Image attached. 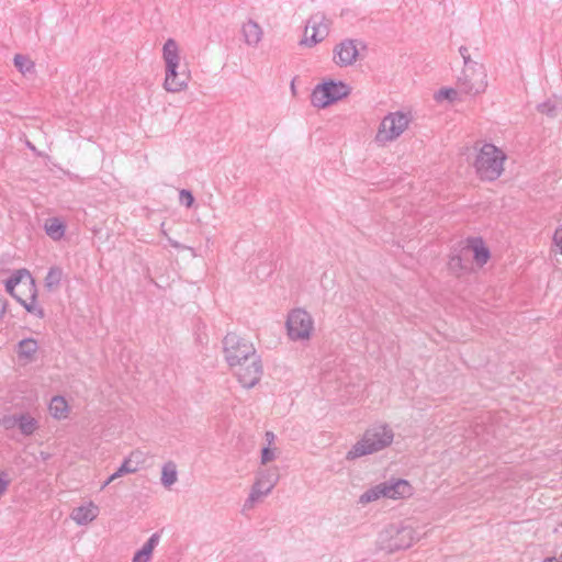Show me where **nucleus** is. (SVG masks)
Instances as JSON below:
<instances>
[{
  "label": "nucleus",
  "mask_w": 562,
  "mask_h": 562,
  "mask_svg": "<svg viewBox=\"0 0 562 562\" xmlns=\"http://www.w3.org/2000/svg\"><path fill=\"white\" fill-rule=\"evenodd\" d=\"M225 360L246 387H254L261 379L262 362L252 342L235 333H228L223 339Z\"/></svg>",
  "instance_id": "f257e3e1"
},
{
  "label": "nucleus",
  "mask_w": 562,
  "mask_h": 562,
  "mask_svg": "<svg viewBox=\"0 0 562 562\" xmlns=\"http://www.w3.org/2000/svg\"><path fill=\"white\" fill-rule=\"evenodd\" d=\"M393 438L394 432L387 425H375L366 430L362 438L347 452L346 459L352 461L378 452L390 446Z\"/></svg>",
  "instance_id": "f03ea898"
},
{
  "label": "nucleus",
  "mask_w": 562,
  "mask_h": 562,
  "mask_svg": "<svg viewBox=\"0 0 562 562\" xmlns=\"http://www.w3.org/2000/svg\"><path fill=\"white\" fill-rule=\"evenodd\" d=\"M162 57L166 64V78L164 87L169 92H179L188 86V75L178 72L180 63L179 47L175 40L168 38L162 47Z\"/></svg>",
  "instance_id": "7ed1b4c3"
},
{
  "label": "nucleus",
  "mask_w": 562,
  "mask_h": 562,
  "mask_svg": "<svg viewBox=\"0 0 562 562\" xmlns=\"http://www.w3.org/2000/svg\"><path fill=\"white\" fill-rule=\"evenodd\" d=\"M506 155L499 148L491 143H485L474 161L476 173L482 180H496L504 170Z\"/></svg>",
  "instance_id": "20e7f679"
},
{
  "label": "nucleus",
  "mask_w": 562,
  "mask_h": 562,
  "mask_svg": "<svg viewBox=\"0 0 562 562\" xmlns=\"http://www.w3.org/2000/svg\"><path fill=\"white\" fill-rule=\"evenodd\" d=\"M459 53L464 64L462 75L458 78L459 89L467 94L481 93L486 87L483 66L471 59L468 47L461 46Z\"/></svg>",
  "instance_id": "39448f33"
},
{
  "label": "nucleus",
  "mask_w": 562,
  "mask_h": 562,
  "mask_svg": "<svg viewBox=\"0 0 562 562\" xmlns=\"http://www.w3.org/2000/svg\"><path fill=\"white\" fill-rule=\"evenodd\" d=\"M350 94V87L342 81L328 80L317 85L311 94L313 106L324 109Z\"/></svg>",
  "instance_id": "423d86ee"
},
{
  "label": "nucleus",
  "mask_w": 562,
  "mask_h": 562,
  "mask_svg": "<svg viewBox=\"0 0 562 562\" xmlns=\"http://www.w3.org/2000/svg\"><path fill=\"white\" fill-rule=\"evenodd\" d=\"M411 122L408 114L397 111L389 113L383 117L375 135V143L385 145L398 138L407 128Z\"/></svg>",
  "instance_id": "0eeeda50"
},
{
  "label": "nucleus",
  "mask_w": 562,
  "mask_h": 562,
  "mask_svg": "<svg viewBox=\"0 0 562 562\" xmlns=\"http://www.w3.org/2000/svg\"><path fill=\"white\" fill-rule=\"evenodd\" d=\"M411 494V485L407 481L398 479L396 481L383 482L367 490L359 498L360 504H369L381 497L401 498Z\"/></svg>",
  "instance_id": "6e6552de"
},
{
  "label": "nucleus",
  "mask_w": 562,
  "mask_h": 562,
  "mask_svg": "<svg viewBox=\"0 0 562 562\" xmlns=\"http://www.w3.org/2000/svg\"><path fill=\"white\" fill-rule=\"evenodd\" d=\"M415 531L407 526H390L379 538L380 547L387 552L408 549L415 541Z\"/></svg>",
  "instance_id": "1a4fd4ad"
},
{
  "label": "nucleus",
  "mask_w": 562,
  "mask_h": 562,
  "mask_svg": "<svg viewBox=\"0 0 562 562\" xmlns=\"http://www.w3.org/2000/svg\"><path fill=\"white\" fill-rule=\"evenodd\" d=\"M314 329L313 317L302 308L291 311L286 319L288 336L291 340H307Z\"/></svg>",
  "instance_id": "9d476101"
},
{
  "label": "nucleus",
  "mask_w": 562,
  "mask_h": 562,
  "mask_svg": "<svg viewBox=\"0 0 562 562\" xmlns=\"http://www.w3.org/2000/svg\"><path fill=\"white\" fill-rule=\"evenodd\" d=\"M330 21L324 13L317 12L310 16L305 26V37L301 44L314 46L322 42L329 33Z\"/></svg>",
  "instance_id": "9b49d317"
},
{
  "label": "nucleus",
  "mask_w": 562,
  "mask_h": 562,
  "mask_svg": "<svg viewBox=\"0 0 562 562\" xmlns=\"http://www.w3.org/2000/svg\"><path fill=\"white\" fill-rule=\"evenodd\" d=\"M278 482V474L272 470H265L258 474L250 494L245 502V508H251L262 496L268 495Z\"/></svg>",
  "instance_id": "f8f14e48"
},
{
  "label": "nucleus",
  "mask_w": 562,
  "mask_h": 562,
  "mask_svg": "<svg viewBox=\"0 0 562 562\" xmlns=\"http://www.w3.org/2000/svg\"><path fill=\"white\" fill-rule=\"evenodd\" d=\"M356 41L345 40L336 45L334 49V61L340 67L352 65L358 57Z\"/></svg>",
  "instance_id": "ddd939ff"
},
{
  "label": "nucleus",
  "mask_w": 562,
  "mask_h": 562,
  "mask_svg": "<svg viewBox=\"0 0 562 562\" xmlns=\"http://www.w3.org/2000/svg\"><path fill=\"white\" fill-rule=\"evenodd\" d=\"M99 515V507L90 502L87 505H82L74 508L70 517L77 525L85 526L93 521Z\"/></svg>",
  "instance_id": "4468645a"
},
{
  "label": "nucleus",
  "mask_w": 562,
  "mask_h": 562,
  "mask_svg": "<svg viewBox=\"0 0 562 562\" xmlns=\"http://www.w3.org/2000/svg\"><path fill=\"white\" fill-rule=\"evenodd\" d=\"M24 291H27L30 296L26 299V302L22 305L29 313L43 318L45 316L44 310L36 304L37 290L35 285V281L33 278H30L24 284Z\"/></svg>",
  "instance_id": "2eb2a0df"
},
{
  "label": "nucleus",
  "mask_w": 562,
  "mask_h": 562,
  "mask_svg": "<svg viewBox=\"0 0 562 562\" xmlns=\"http://www.w3.org/2000/svg\"><path fill=\"white\" fill-rule=\"evenodd\" d=\"M241 32L246 44L249 46H257L261 41L263 34L260 25L254 20H249L246 23H244Z\"/></svg>",
  "instance_id": "dca6fc26"
},
{
  "label": "nucleus",
  "mask_w": 562,
  "mask_h": 562,
  "mask_svg": "<svg viewBox=\"0 0 562 562\" xmlns=\"http://www.w3.org/2000/svg\"><path fill=\"white\" fill-rule=\"evenodd\" d=\"M471 249L470 247L462 248L459 252L453 254L449 260V267L453 271H461L470 269L471 262Z\"/></svg>",
  "instance_id": "f3484780"
},
{
  "label": "nucleus",
  "mask_w": 562,
  "mask_h": 562,
  "mask_svg": "<svg viewBox=\"0 0 562 562\" xmlns=\"http://www.w3.org/2000/svg\"><path fill=\"white\" fill-rule=\"evenodd\" d=\"M159 539L160 536L158 532L153 533L146 541V543L142 547V549L134 554L133 562H148L151 557L153 550L159 543Z\"/></svg>",
  "instance_id": "a211bd4d"
},
{
  "label": "nucleus",
  "mask_w": 562,
  "mask_h": 562,
  "mask_svg": "<svg viewBox=\"0 0 562 562\" xmlns=\"http://www.w3.org/2000/svg\"><path fill=\"white\" fill-rule=\"evenodd\" d=\"M44 229L47 236L57 241L64 237L66 226L58 217H50L46 220Z\"/></svg>",
  "instance_id": "6ab92c4d"
},
{
  "label": "nucleus",
  "mask_w": 562,
  "mask_h": 562,
  "mask_svg": "<svg viewBox=\"0 0 562 562\" xmlns=\"http://www.w3.org/2000/svg\"><path fill=\"white\" fill-rule=\"evenodd\" d=\"M37 350H38L37 341L33 338H25V339H22L18 344L16 353L20 359H25L27 361H31V360H33Z\"/></svg>",
  "instance_id": "aec40b11"
},
{
  "label": "nucleus",
  "mask_w": 562,
  "mask_h": 562,
  "mask_svg": "<svg viewBox=\"0 0 562 562\" xmlns=\"http://www.w3.org/2000/svg\"><path fill=\"white\" fill-rule=\"evenodd\" d=\"M49 413L56 419H64L68 416L69 406L65 397L56 395L50 400Z\"/></svg>",
  "instance_id": "412c9836"
},
{
  "label": "nucleus",
  "mask_w": 562,
  "mask_h": 562,
  "mask_svg": "<svg viewBox=\"0 0 562 562\" xmlns=\"http://www.w3.org/2000/svg\"><path fill=\"white\" fill-rule=\"evenodd\" d=\"M19 425L21 434L24 436H32L38 428V422L30 414H19Z\"/></svg>",
  "instance_id": "4be33fe9"
},
{
  "label": "nucleus",
  "mask_w": 562,
  "mask_h": 562,
  "mask_svg": "<svg viewBox=\"0 0 562 562\" xmlns=\"http://www.w3.org/2000/svg\"><path fill=\"white\" fill-rule=\"evenodd\" d=\"M23 276L27 278V281L32 278L27 270L22 269L18 270L5 281V290L10 295H15L18 286L24 288L23 284L25 282H22Z\"/></svg>",
  "instance_id": "5701e85b"
},
{
  "label": "nucleus",
  "mask_w": 562,
  "mask_h": 562,
  "mask_svg": "<svg viewBox=\"0 0 562 562\" xmlns=\"http://www.w3.org/2000/svg\"><path fill=\"white\" fill-rule=\"evenodd\" d=\"M177 470L176 464L168 462L162 467L161 471V483L166 487H170L177 482Z\"/></svg>",
  "instance_id": "b1692460"
},
{
  "label": "nucleus",
  "mask_w": 562,
  "mask_h": 562,
  "mask_svg": "<svg viewBox=\"0 0 562 562\" xmlns=\"http://www.w3.org/2000/svg\"><path fill=\"white\" fill-rule=\"evenodd\" d=\"M471 255L479 265H484L490 258V250L482 245V241H475L471 247Z\"/></svg>",
  "instance_id": "393cba45"
},
{
  "label": "nucleus",
  "mask_w": 562,
  "mask_h": 562,
  "mask_svg": "<svg viewBox=\"0 0 562 562\" xmlns=\"http://www.w3.org/2000/svg\"><path fill=\"white\" fill-rule=\"evenodd\" d=\"M63 278V270L59 267H52L45 278V286L53 289L59 285Z\"/></svg>",
  "instance_id": "a878e982"
},
{
  "label": "nucleus",
  "mask_w": 562,
  "mask_h": 562,
  "mask_svg": "<svg viewBox=\"0 0 562 562\" xmlns=\"http://www.w3.org/2000/svg\"><path fill=\"white\" fill-rule=\"evenodd\" d=\"M541 114L549 117H555L559 113V102L557 100H547L537 106Z\"/></svg>",
  "instance_id": "bb28decb"
},
{
  "label": "nucleus",
  "mask_w": 562,
  "mask_h": 562,
  "mask_svg": "<svg viewBox=\"0 0 562 562\" xmlns=\"http://www.w3.org/2000/svg\"><path fill=\"white\" fill-rule=\"evenodd\" d=\"M14 66L22 72L26 74L34 67L33 61L24 55L18 54L14 56Z\"/></svg>",
  "instance_id": "cd10ccee"
},
{
  "label": "nucleus",
  "mask_w": 562,
  "mask_h": 562,
  "mask_svg": "<svg viewBox=\"0 0 562 562\" xmlns=\"http://www.w3.org/2000/svg\"><path fill=\"white\" fill-rule=\"evenodd\" d=\"M179 200H180V203L182 205H184L186 207H191L194 202L193 194L191 193V191L186 190V189H182L180 191Z\"/></svg>",
  "instance_id": "c85d7f7f"
},
{
  "label": "nucleus",
  "mask_w": 562,
  "mask_h": 562,
  "mask_svg": "<svg viewBox=\"0 0 562 562\" xmlns=\"http://www.w3.org/2000/svg\"><path fill=\"white\" fill-rule=\"evenodd\" d=\"M19 422H20L19 414H14V415H10V416H4L1 420V425L5 429H12L14 427H18Z\"/></svg>",
  "instance_id": "c756f323"
},
{
  "label": "nucleus",
  "mask_w": 562,
  "mask_h": 562,
  "mask_svg": "<svg viewBox=\"0 0 562 562\" xmlns=\"http://www.w3.org/2000/svg\"><path fill=\"white\" fill-rule=\"evenodd\" d=\"M119 473L123 476L125 474L135 473L136 467H133L130 459H125L121 467L117 469Z\"/></svg>",
  "instance_id": "7c9ffc66"
},
{
  "label": "nucleus",
  "mask_w": 562,
  "mask_h": 562,
  "mask_svg": "<svg viewBox=\"0 0 562 562\" xmlns=\"http://www.w3.org/2000/svg\"><path fill=\"white\" fill-rule=\"evenodd\" d=\"M456 97H457V90H454L452 88L441 89L438 93V99L445 98L448 100H454Z\"/></svg>",
  "instance_id": "2f4dec72"
},
{
  "label": "nucleus",
  "mask_w": 562,
  "mask_h": 562,
  "mask_svg": "<svg viewBox=\"0 0 562 562\" xmlns=\"http://www.w3.org/2000/svg\"><path fill=\"white\" fill-rule=\"evenodd\" d=\"M274 459V452L269 447H265L261 451V462L263 464L272 461Z\"/></svg>",
  "instance_id": "473e14b6"
},
{
  "label": "nucleus",
  "mask_w": 562,
  "mask_h": 562,
  "mask_svg": "<svg viewBox=\"0 0 562 562\" xmlns=\"http://www.w3.org/2000/svg\"><path fill=\"white\" fill-rule=\"evenodd\" d=\"M5 476L7 474L4 472L0 473V496L7 491L10 483Z\"/></svg>",
  "instance_id": "72a5a7b5"
},
{
  "label": "nucleus",
  "mask_w": 562,
  "mask_h": 562,
  "mask_svg": "<svg viewBox=\"0 0 562 562\" xmlns=\"http://www.w3.org/2000/svg\"><path fill=\"white\" fill-rule=\"evenodd\" d=\"M553 240L555 246L560 249V252L562 254V228L555 231Z\"/></svg>",
  "instance_id": "f704fd0d"
},
{
  "label": "nucleus",
  "mask_w": 562,
  "mask_h": 562,
  "mask_svg": "<svg viewBox=\"0 0 562 562\" xmlns=\"http://www.w3.org/2000/svg\"><path fill=\"white\" fill-rule=\"evenodd\" d=\"M7 311V301L3 297H0V318L4 315Z\"/></svg>",
  "instance_id": "c9c22d12"
},
{
  "label": "nucleus",
  "mask_w": 562,
  "mask_h": 562,
  "mask_svg": "<svg viewBox=\"0 0 562 562\" xmlns=\"http://www.w3.org/2000/svg\"><path fill=\"white\" fill-rule=\"evenodd\" d=\"M21 305H23L26 302V299H23L22 295L18 292H15V295H12Z\"/></svg>",
  "instance_id": "e433bc0d"
},
{
  "label": "nucleus",
  "mask_w": 562,
  "mask_h": 562,
  "mask_svg": "<svg viewBox=\"0 0 562 562\" xmlns=\"http://www.w3.org/2000/svg\"><path fill=\"white\" fill-rule=\"evenodd\" d=\"M543 562H562V561H559L557 558L554 557H549V558H546L543 560Z\"/></svg>",
  "instance_id": "4c0bfd02"
},
{
  "label": "nucleus",
  "mask_w": 562,
  "mask_h": 562,
  "mask_svg": "<svg viewBox=\"0 0 562 562\" xmlns=\"http://www.w3.org/2000/svg\"><path fill=\"white\" fill-rule=\"evenodd\" d=\"M271 272H272V269H271V267L269 266V267H266V268H265V271H263V273H262V274H263V277H268Z\"/></svg>",
  "instance_id": "58836bf2"
},
{
  "label": "nucleus",
  "mask_w": 562,
  "mask_h": 562,
  "mask_svg": "<svg viewBox=\"0 0 562 562\" xmlns=\"http://www.w3.org/2000/svg\"><path fill=\"white\" fill-rule=\"evenodd\" d=\"M122 475L119 473V471L116 470L112 475L111 477L113 479V481H115L116 479L121 477Z\"/></svg>",
  "instance_id": "ea45409f"
},
{
  "label": "nucleus",
  "mask_w": 562,
  "mask_h": 562,
  "mask_svg": "<svg viewBox=\"0 0 562 562\" xmlns=\"http://www.w3.org/2000/svg\"><path fill=\"white\" fill-rule=\"evenodd\" d=\"M266 436L268 437V439H273V438H274V435H273V432H271V431H268V432L266 434Z\"/></svg>",
  "instance_id": "a19ab883"
},
{
  "label": "nucleus",
  "mask_w": 562,
  "mask_h": 562,
  "mask_svg": "<svg viewBox=\"0 0 562 562\" xmlns=\"http://www.w3.org/2000/svg\"><path fill=\"white\" fill-rule=\"evenodd\" d=\"M108 485H109V482H108V481H105V482L102 484L101 488L103 490V488H104V487H106Z\"/></svg>",
  "instance_id": "79ce46f5"
},
{
  "label": "nucleus",
  "mask_w": 562,
  "mask_h": 562,
  "mask_svg": "<svg viewBox=\"0 0 562 562\" xmlns=\"http://www.w3.org/2000/svg\"><path fill=\"white\" fill-rule=\"evenodd\" d=\"M106 481L109 482V484H110L111 482H113V479L111 477V475L109 476V479H108Z\"/></svg>",
  "instance_id": "37998d69"
},
{
  "label": "nucleus",
  "mask_w": 562,
  "mask_h": 562,
  "mask_svg": "<svg viewBox=\"0 0 562 562\" xmlns=\"http://www.w3.org/2000/svg\"><path fill=\"white\" fill-rule=\"evenodd\" d=\"M559 561H562V558L560 557V560Z\"/></svg>",
  "instance_id": "c03bdc74"
},
{
  "label": "nucleus",
  "mask_w": 562,
  "mask_h": 562,
  "mask_svg": "<svg viewBox=\"0 0 562 562\" xmlns=\"http://www.w3.org/2000/svg\"><path fill=\"white\" fill-rule=\"evenodd\" d=\"M561 558H562V552H561Z\"/></svg>",
  "instance_id": "a18cd8bd"
}]
</instances>
